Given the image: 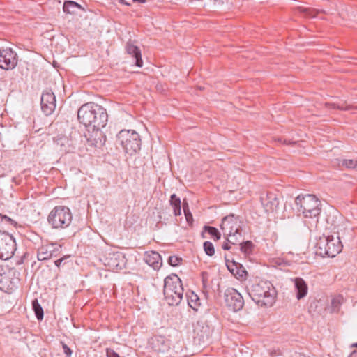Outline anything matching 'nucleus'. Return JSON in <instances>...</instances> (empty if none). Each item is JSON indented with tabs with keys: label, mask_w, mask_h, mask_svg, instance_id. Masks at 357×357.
<instances>
[{
	"label": "nucleus",
	"mask_w": 357,
	"mask_h": 357,
	"mask_svg": "<svg viewBox=\"0 0 357 357\" xmlns=\"http://www.w3.org/2000/svg\"><path fill=\"white\" fill-rule=\"evenodd\" d=\"M16 250V243L12 235L0 230V259H10Z\"/></svg>",
	"instance_id": "6e6552de"
},
{
	"label": "nucleus",
	"mask_w": 357,
	"mask_h": 357,
	"mask_svg": "<svg viewBox=\"0 0 357 357\" xmlns=\"http://www.w3.org/2000/svg\"><path fill=\"white\" fill-rule=\"evenodd\" d=\"M121 3L125 4V5H130V3H127L125 0H119Z\"/></svg>",
	"instance_id": "c03bdc74"
},
{
	"label": "nucleus",
	"mask_w": 357,
	"mask_h": 357,
	"mask_svg": "<svg viewBox=\"0 0 357 357\" xmlns=\"http://www.w3.org/2000/svg\"><path fill=\"white\" fill-rule=\"evenodd\" d=\"M245 273V271L242 269V266L240 264L238 266V268L236 270V271L234 273V275H239V277L242 278L243 275Z\"/></svg>",
	"instance_id": "e433bc0d"
},
{
	"label": "nucleus",
	"mask_w": 357,
	"mask_h": 357,
	"mask_svg": "<svg viewBox=\"0 0 357 357\" xmlns=\"http://www.w3.org/2000/svg\"><path fill=\"white\" fill-rule=\"evenodd\" d=\"M226 266L229 271L234 275L236 270L238 268L240 264L235 262L234 260H229L227 258V255L225 256Z\"/></svg>",
	"instance_id": "bb28decb"
},
{
	"label": "nucleus",
	"mask_w": 357,
	"mask_h": 357,
	"mask_svg": "<svg viewBox=\"0 0 357 357\" xmlns=\"http://www.w3.org/2000/svg\"><path fill=\"white\" fill-rule=\"evenodd\" d=\"M239 245V249L242 252L245 254H248L251 252L252 246V243L251 241H247L245 242H243V240L241 242H240Z\"/></svg>",
	"instance_id": "cd10ccee"
},
{
	"label": "nucleus",
	"mask_w": 357,
	"mask_h": 357,
	"mask_svg": "<svg viewBox=\"0 0 357 357\" xmlns=\"http://www.w3.org/2000/svg\"><path fill=\"white\" fill-rule=\"evenodd\" d=\"M204 230L207 232L214 241H218L220 238L221 234L215 227L211 226H204Z\"/></svg>",
	"instance_id": "a878e982"
},
{
	"label": "nucleus",
	"mask_w": 357,
	"mask_h": 357,
	"mask_svg": "<svg viewBox=\"0 0 357 357\" xmlns=\"http://www.w3.org/2000/svg\"><path fill=\"white\" fill-rule=\"evenodd\" d=\"M40 103L43 112L46 116L52 114L56 108V97L54 93L49 89L44 91L41 96Z\"/></svg>",
	"instance_id": "f8f14e48"
},
{
	"label": "nucleus",
	"mask_w": 357,
	"mask_h": 357,
	"mask_svg": "<svg viewBox=\"0 0 357 357\" xmlns=\"http://www.w3.org/2000/svg\"><path fill=\"white\" fill-rule=\"evenodd\" d=\"M327 105L332 107L333 108H337L339 109L342 110H349L352 108L351 106L347 105L346 103L344 104H335V103H327Z\"/></svg>",
	"instance_id": "7c9ffc66"
},
{
	"label": "nucleus",
	"mask_w": 357,
	"mask_h": 357,
	"mask_svg": "<svg viewBox=\"0 0 357 357\" xmlns=\"http://www.w3.org/2000/svg\"><path fill=\"white\" fill-rule=\"evenodd\" d=\"M173 208H174V213L176 216L181 215V205H179V206L177 205L176 206H173Z\"/></svg>",
	"instance_id": "4c0bfd02"
},
{
	"label": "nucleus",
	"mask_w": 357,
	"mask_h": 357,
	"mask_svg": "<svg viewBox=\"0 0 357 357\" xmlns=\"http://www.w3.org/2000/svg\"><path fill=\"white\" fill-rule=\"evenodd\" d=\"M182 261V259L176 256H170L168 259V263L172 266H178L180 262Z\"/></svg>",
	"instance_id": "2f4dec72"
},
{
	"label": "nucleus",
	"mask_w": 357,
	"mask_h": 357,
	"mask_svg": "<svg viewBox=\"0 0 357 357\" xmlns=\"http://www.w3.org/2000/svg\"><path fill=\"white\" fill-rule=\"evenodd\" d=\"M298 10L303 14L304 17L314 18L321 13H324L322 10H317L312 8H305V7H298Z\"/></svg>",
	"instance_id": "5701e85b"
},
{
	"label": "nucleus",
	"mask_w": 357,
	"mask_h": 357,
	"mask_svg": "<svg viewBox=\"0 0 357 357\" xmlns=\"http://www.w3.org/2000/svg\"><path fill=\"white\" fill-rule=\"evenodd\" d=\"M248 294L258 305L266 307L273 305L277 295L275 287L268 281L252 284Z\"/></svg>",
	"instance_id": "7ed1b4c3"
},
{
	"label": "nucleus",
	"mask_w": 357,
	"mask_h": 357,
	"mask_svg": "<svg viewBox=\"0 0 357 357\" xmlns=\"http://www.w3.org/2000/svg\"><path fill=\"white\" fill-rule=\"evenodd\" d=\"M163 294L169 305H178L183 299V287L181 280L176 274L167 276L164 280Z\"/></svg>",
	"instance_id": "20e7f679"
},
{
	"label": "nucleus",
	"mask_w": 357,
	"mask_h": 357,
	"mask_svg": "<svg viewBox=\"0 0 357 357\" xmlns=\"http://www.w3.org/2000/svg\"><path fill=\"white\" fill-rule=\"evenodd\" d=\"M52 245H42L38 250L37 257L39 261H44L52 256Z\"/></svg>",
	"instance_id": "a211bd4d"
},
{
	"label": "nucleus",
	"mask_w": 357,
	"mask_h": 357,
	"mask_svg": "<svg viewBox=\"0 0 357 357\" xmlns=\"http://www.w3.org/2000/svg\"><path fill=\"white\" fill-rule=\"evenodd\" d=\"M186 297L188 305L195 311H197L198 307L200 305V299L199 296L194 292H190V294H186Z\"/></svg>",
	"instance_id": "aec40b11"
},
{
	"label": "nucleus",
	"mask_w": 357,
	"mask_h": 357,
	"mask_svg": "<svg viewBox=\"0 0 357 357\" xmlns=\"http://www.w3.org/2000/svg\"><path fill=\"white\" fill-rule=\"evenodd\" d=\"M227 241L232 245H237L243 241L242 231L237 233H233L229 235H225Z\"/></svg>",
	"instance_id": "b1692460"
},
{
	"label": "nucleus",
	"mask_w": 357,
	"mask_h": 357,
	"mask_svg": "<svg viewBox=\"0 0 357 357\" xmlns=\"http://www.w3.org/2000/svg\"><path fill=\"white\" fill-rule=\"evenodd\" d=\"M126 51L127 54L135 59L137 66H142L143 61L142 59L141 51L137 45H134L132 42L128 41L126 45Z\"/></svg>",
	"instance_id": "4468645a"
},
{
	"label": "nucleus",
	"mask_w": 357,
	"mask_h": 357,
	"mask_svg": "<svg viewBox=\"0 0 357 357\" xmlns=\"http://www.w3.org/2000/svg\"><path fill=\"white\" fill-rule=\"evenodd\" d=\"M344 298L341 295H337L331 298V305L328 307L331 312H337L340 310V306L343 302Z\"/></svg>",
	"instance_id": "4be33fe9"
},
{
	"label": "nucleus",
	"mask_w": 357,
	"mask_h": 357,
	"mask_svg": "<svg viewBox=\"0 0 357 357\" xmlns=\"http://www.w3.org/2000/svg\"><path fill=\"white\" fill-rule=\"evenodd\" d=\"M106 354L107 357H120L117 353L111 349H107Z\"/></svg>",
	"instance_id": "f704fd0d"
},
{
	"label": "nucleus",
	"mask_w": 357,
	"mask_h": 357,
	"mask_svg": "<svg viewBox=\"0 0 357 357\" xmlns=\"http://www.w3.org/2000/svg\"><path fill=\"white\" fill-rule=\"evenodd\" d=\"M77 118L81 123L86 127H91L98 134V131L106 126L108 115L103 107L90 102L79 107Z\"/></svg>",
	"instance_id": "f03ea898"
},
{
	"label": "nucleus",
	"mask_w": 357,
	"mask_h": 357,
	"mask_svg": "<svg viewBox=\"0 0 357 357\" xmlns=\"http://www.w3.org/2000/svg\"><path fill=\"white\" fill-rule=\"evenodd\" d=\"M0 278H2L1 275H0ZM0 289L5 291V287L3 285V281L1 279L0 280Z\"/></svg>",
	"instance_id": "a19ab883"
},
{
	"label": "nucleus",
	"mask_w": 357,
	"mask_h": 357,
	"mask_svg": "<svg viewBox=\"0 0 357 357\" xmlns=\"http://www.w3.org/2000/svg\"><path fill=\"white\" fill-rule=\"evenodd\" d=\"M121 257L122 255L119 252L110 253L109 257L106 258L105 264L112 268H118L119 266L121 268L119 259Z\"/></svg>",
	"instance_id": "6ab92c4d"
},
{
	"label": "nucleus",
	"mask_w": 357,
	"mask_h": 357,
	"mask_svg": "<svg viewBox=\"0 0 357 357\" xmlns=\"http://www.w3.org/2000/svg\"><path fill=\"white\" fill-rule=\"evenodd\" d=\"M230 243L227 241V242L223 243L222 245V248L225 250H229L231 249V246L229 245Z\"/></svg>",
	"instance_id": "58836bf2"
},
{
	"label": "nucleus",
	"mask_w": 357,
	"mask_h": 357,
	"mask_svg": "<svg viewBox=\"0 0 357 357\" xmlns=\"http://www.w3.org/2000/svg\"><path fill=\"white\" fill-rule=\"evenodd\" d=\"M353 347H357V342L352 345Z\"/></svg>",
	"instance_id": "49530a36"
},
{
	"label": "nucleus",
	"mask_w": 357,
	"mask_h": 357,
	"mask_svg": "<svg viewBox=\"0 0 357 357\" xmlns=\"http://www.w3.org/2000/svg\"><path fill=\"white\" fill-rule=\"evenodd\" d=\"M70 210L63 206L54 207L48 215L47 220L54 228H66L72 221Z\"/></svg>",
	"instance_id": "0eeeda50"
},
{
	"label": "nucleus",
	"mask_w": 357,
	"mask_h": 357,
	"mask_svg": "<svg viewBox=\"0 0 357 357\" xmlns=\"http://www.w3.org/2000/svg\"><path fill=\"white\" fill-rule=\"evenodd\" d=\"M295 204L298 211L302 213L305 218L317 217L321 211V202L314 195H300L296 197Z\"/></svg>",
	"instance_id": "39448f33"
},
{
	"label": "nucleus",
	"mask_w": 357,
	"mask_h": 357,
	"mask_svg": "<svg viewBox=\"0 0 357 357\" xmlns=\"http://www.w3.org/2000/svg\"><path fill=\"white\" fill-rule=\"evenodd\" d=\"M145 262L154 270H158L162 266V258L157 252H146L144 258Z\"/></svg>",
	"instance_id": "ddd939ff"
},
{
	"label": "nucleus",
	"mask_w": 357,
	"mask_h": 357,
	"mask_svg": "<svg viewBox=\"0 0 357 357\" xmlns=\"http://www.w3.org/2000/svg\"><path fill=\"white\" fill-rule=\"evenodd\" d=\"M330 220L337 236H324L318 240L316 253L323 257H334L339 254L342 248L341 239L345 238L346 234L351 233V229L347 227L344 218L341 216L329 215L327 222H329Z\"/></svg>",
	"instance_id": "f257e3e1"
},
{
	"label": "nucleus",
	"mask_w": 357,
	"mask_h": 357,
	"mask_svg": "<svg viewBox=\"0 0 357 357\" xmlns=\"http://www.w3.org/2000/svg\"><path fill=\"white\" fill-rule=\"evenodd\" d=\"M261 203L267 213L273 212L278 206L279 201L274 194L269 193L265 198H261Z\"/></svg>",
	"instance_id": "2eb2a0df"
},
{
	"label": "nucleus",
	"mask_w": 357,
	"mask_h": 357,
	"mask_svg": "<svg viewBox=\"0 0 357 357\" xmlns=\"http://www.w3.org/2000/svg\"><path fill=\"white\" fill-rule=\"evenodd\" d=\"M243 222L238 216L231 214L225 217L220 225V228L224 235H229L233 233H237L243 231Z\"/></svg>",
	"instance_id": "9d476101"
},
{
	"label": "nucleus",
	"mask_w": 357,
	"mask_h": 357,
	"mask_svg": "<svg viewBox=\"0 0 357 357\" xmlns=\"http://www.w3.org/2000/svg\"><path fill=\"white\" fill-rule=\"evenodd\" d=\"M151 344L152 348L157 352H165L169 349V342L162 336L152 338Z\"/></svg>",
	"instance_id": "dca6fc26"
},
{
	"label": "nucleus",
	"mask_w": 357,
	"mask_h": 357,
	"mask_svg": "<svg viewBox=\"0 0 357 357\" xmlns=\"http://www.w3.org/2000/svg\"><path fill=\"white\" fill-rule=\"evenodd\" d=\"M62 347L66 356L70 357L72 354L71 349L65 343H62Z\"/></svg>",
	"instance_id": "c9c22d12"
},
{
	"label": "nucleus",
	"mask_w": 357,
	"mask_h": 357,
	"mask_svg": "<svg viewBox=\"0 0 357 357\" xmlns=\"http://www.w3.org/2000/svg\"><path fill=\"white\" fill-rule=\"evenodd\" d=\"M342 165L347 168L357 169V160L345 159L342 161Z\"/></svg>",
	"instance_id": "c756f323"
},
{
	"label": "nucleus",
	"mask_w": 357,
	"mask_h": 357,
	"mask_svg": "<svg viewBox=\"0 0 357 357\" xmlns=\"http://www.w3.org/2000/svg\"><path fill=\"white\" fill-rule=\"evenodd\" d=\"M224 297L225 305L229 310L237 312L243 308V298L235 289H227L224 293Z\"/></svg>",
	"instance_id": "1a4fd4ad"
},
{
	"label": "nucleus",
	"mask_w": 357,
	"mask_h": 357,
	"mask_svg": "<svg viewBox=\"0 0 357 357\" xmlns=\"http://www.w3.org/2000/svg\"><path fill=\"white\" fill-rule=\"evenodd\" d=\"M32 307L33 310L35 312V314L38 320H42L43 319V310L41 305L39 304L37 299H34L32 301Z\"/></svg>",
	"instance_id": "393cba45"
},
{
	"label": "nucleus",
	"mask_w": 357,
	"mask_h": 357,
	"mask_svg": "<svg viewBox=\"0 0 357 357\" xmlns=\"http://www.w3.org/2000/svg\"><path fill=\"white\" fill-rule=\"evenodd\" d=\"M205 253L208 256H213L215 254V248L213 243L210 241H205L203 244Z\"/></svg>",
	"instance_id": "c85d7f7f"
},
{
	"label": "nucleus",
	"mask_w": 357,
	"mask_h": 357,
	"mask_svg": "<svg viewBox=\"0 0 357 357\" xmlns=\"http://www.w3.org/2000/svg\"><path fill=\"white\" fill-rule=\"evenodd\" d=\"M202 282H203L204 287H205L206 286V279L204 277H203V279H202Z\"/></svg>",
	"instance_id": "a18cd8bd"
},
{
	"label": "nucleus",
	"mask_w": 357,
	"mask_h": 357,
	"mask_svg": "<svg viewBox=\"0 0 357 357\" xmlns=\"http://www.w3.org/2000/svg\"><path fill=\"white\" fill-rule=\"evenodd\" d=\"M117 143L129 155L137 153L141 146V140L137 132L130 130H122L117 135Z\"/></svg>",
	"instance_id": "423d86ee"
},
{
	"label": "nucleus",
	"mask_w": 357,
	"mask_h": 357,
	"mask_svg": "<svg viewBox=\"0 0 357 357\" xmlns=\"http://www.w3.org/2000/svg\"><path fill=\"white\" fill-rule=\"evenodd\" d=\"M183 211L184 213L186 218L187 221L189 222L190 221L192 220V215L189 211L188 209H186L185 204H183Z\"/></svg>",
	"instance_id": "72a5a7b5"
},
{
	"label": "nucleus",
	"mask_w": 357,
	"mask_h": 357,
	"mask_svg": "<svg viewBox=\"0 0 357 357\" xmlns=\"http://www.w3.org/2000/svg\"><path fill=\"white\" fill-rule=\"evenodd\" d=\"M17 64V55L11 48L0 49V68L4 70H12Z\"/></svg>",
	"instance_id": "9b49d317"
},
{
	"label": "nucleus",
	"mask_w": 357,
	"mask_h": 357,
	"mask_svg": "<svg viewBox=\"0 0 357 357\" xmlns=\"http://www.w3.org/2000/svg\"><path fill=\"white\" fill-rule=\"evenodd\" d=\"M294 287L297 299L300 300L307 295L308 287L303 278H296L294 279Z\"/></svg>",
	"instance_id": "f3484780"
},
{
	"label": "nucleus",
	"mask_w": 357,
	"mask_h": 357,
	"mask_svg": "<svg viewBox=\"0 0 357 357\" xmlns=\"http://www.w3.org/2000/svg\"><path fill=\"white\" fill-rule=\"evenodd\" d=\"M81 8L79 4L73 1H65L63 7V12L68 14H75L77 10Z\"/></svg>",
	"instance_id": "412c9836"
},
{
	"label": "nucleus",
	"mask_w": 357,
	"mask_h": 357,
	"mask_svg": "<svg viewBox=\"0 0 357 357\" xmlns=\"http://www.w3.org/2000/svg\"><path fill=\"white\" fill-rule=\"evenodd\" d=\"M170 203L172 206H176L177 205L179 206L181 205V200L175 194H173L170 197Z\"/></svg>",
	"instance_id": "473e14b6"
},
{
	"label": "nucleus",
	"mask_w": 357,
	"mask_h": 357,
	"mask_svg": "<svg viewBox=\"0 0 357 357\" xmlns=\"http://www.w3.org/2000/svg\"><path fill=\"white\" fill-rule=\"evenodd\" d=\"M134 2L145 3L146 0H132Z\"/></svg>",
	"instance_id": "37998d69"
},
{
	"label": "nucleus",
	"mask_w": 357,
	"mask_h": 357,
	"mask_svg": "<svg viewBox=\"0 0 357 357\" xmlns=\"http://www.w3.org/2000/svg\"><path fill=\"white\" fill-rule=\"evenodd\" d=\"M63 261V259H59L58 260L55 261V265L56 266H59L61 262Z\"/></svg>",
	"instance_id": "ea45409f"
},
{
	"label": "nucleus",
	"mask_w": 357,
	"mask_h": 357,
	"mask_svg": "<svg viewBox=\"0 0 357 357\" xmlns=\"http://www.w3.org/2000/svg\"><path fill=\"white\" fill-rule=\"evenodd\" d=\"M349 357H357V351H354Z\"/></svg>",
	"instance_id": "79ce46f5"
}]
</instances>
